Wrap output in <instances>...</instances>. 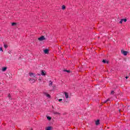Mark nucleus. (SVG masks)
<instances>
[{"mask_svg": "<svg viewBox=\"0 0 130 130\" xmlns=\"http://www.w3.org/2000/svg\"><path fill=\"white\" fill-rule=\"evenodd\" d=\"M125 78H126V79H128V76H126V77H125Z\"/></svg>", "mask_w": 130, "mask_h": 130, "instance_id": "28", "label": "nucleus"}, {"mask_svg": "<svg viewBox=\"0 0 130 130\" xmlns=\"http://www.w3.org/2000/svg\"><path fill=\"white\" fill-rule=\"evenodd\" d=\"M122 20H123V22L124 21L125 23L127 21L126 19H122Z\"/></svg>", "mask_w": 130, "mask_h": 130, "instance_id": "17", "label": "nucleus"}, {"mask_svg": "<svg viewBox=\"0 0 130 130\" xmlns=\"http://www.w3.org/2000/svg\"><path fill=\"white\" fill-rule=\"evenodd\" d=\"M17 25V23L15 22H13L12 23V26H16Z\"/></svg>", "mask_w": 130, "mask_h": 130, "instance_id": "14", "label": "nucleus"}, {"mask_svg": "<svg viewBox=\"0 0 130 130\" xmlns=\"http://www.w3.org/2000/svg\"><path fill=\"white\" fill-rule=\"evenodd\" d=\"M29 81H31V83H35V81L36 80L35 79H31V78H30Z\"/></svg>", "mask_w": 130, "mask_h": 130, "instance_id": "11", "label": "nucleus"}, {"mask_svg": "<svg viewBox=\"0 0 130 130\" xmlns=\"http://www.w3.org/2000/svg\"><path fill=\"white\" fill-rule=\"evenodd\" d=\"M59 102H60L61 101H62V99H60L58 100Z\"/></svg>", "mask_w": 130, "mask_h": 130, "instance_id": "26", "label": "nucleus"}, {"mask_svg": "<svg viewBox=\"0 0 130 130\" xmlns=\"http://www.w3.org/2000/svg\"><path fill=\"white\" fill-rule=\"evenodd\" d=\"M100 124V120H98L95 121V124L99 125Z\"/></svg>", "mask_w": 130, "mask_h": 130, "instance_id": "6", "label": "nucleus"}, {"mask_svg": "<svg viewBox=\"0 0 130 130\" xmlns=\"http://www.w3.org/2000/svg\"><path fill=\"white\" fill-rule=\"evenodd\" d=\"M46 40L45 37H44V36H43L38 38L39 41H43L44 40Z\"/></svg>", "mask_w": 130, "mask_h": 130, "instance_id": "1", "label": "nucleus"}, {"mask_svg": "<svg viewBox=\"0 0 130 130\" xmlns=\"http://www.w3.org/2000/svg\"><path fill=\"white\" fill-rule=\"evenodd\" d=\"M7 69H8L7 67H3L2 68V72H6V71H7Z\"/></svg>", "mask_w": 130, "mask_h": 130, "instance_id": "8", "label": "nucleus"}, {"mask_svg": "<svg viewBox=\"0 0 130 130\" xmlns=\"http://www.w3.org/2000/svg\"><path fill=\"white\" fill-rule=\"evenodd\" d=\"M108 101H110V99H108L107 100L105 101L104 102V103H107V102H108Z\"/></svg>", "mask_w": 130, "mask_h": 130, "instance_id": "12", "label": "nucleus"}, {"mask_svg": "<svg viewBox=\"0 0 130 130\" xmlns=\"http://www.w3.org/2000/svg\"><path fill=\"white\" fill-rule=\"evenodd\" d=\"M34 73H30V74H29L30 77H32V76H34Z\"/></svg>", "mask_w": 130, "mask_h": 130, "instance_id": "19", "label": "nucleus"}, {"mask_svg": "<svg viewBox=\"0 0 130 130\" xmlns=\"http://www.w3.org/2000/svg\"><path fill=\"white\" fill-rule=\"evenodd\" d=\"M52 108L53 109H54V107H53V106H52Z\"/></svg>", "mask_w": 130, "mask_h": 130, "instance_id": "29", "label": "nucleus"}, {"mask_svg": "<svg viewBox=\"0 0 130 130\" xmlns=\"http://www.w3.org/2000/svg\"><path fill=\"white\" fill-rule=\"evenodd\" d=\"M42 76H46V72H45V71H42V73H41Z\"/></svg>", "mask_w": 130, "mask_h": 130, "instance_id": "4", "label": "nucleus"}, {"mask_svg": "<svg viewBox=\"0 0 130 130\" xmlns=\"http://www.w3.org/2000/svg\"><path fill=\"white\" fill-rule=\"evenodd\" d=\"M31 130H33V129L31 128Z\"/></svg>", "mask_w": 130, "mask_h": 130, "instance_id": "32", "label": "nucleus"}, {"mask_svg": "<svg viewBox=\"0 0 130 130\" xmlns=\"http://www.w3.org/2000/svg\"><path fill=\"white\" fill-rule=\"evenodd\" d=\"M52 127L51 126H47L46 128V130H51Z\"/></svg>", "mask_w": 130, "mask_h": 130, "instance_id": "9", "label": "nucleus"}, {"mask_svg": "<svg viewBox=\"0 0 130 130\" xmlns=\"http://www.w3.org/2000/svg\"><path fill=\"white\" fill-rule=\"evenodd\" d=\"M111 95H114V91H111Z\"/></svg>", "mask_w": 130, "mask_h": 130, "instance_id": "16", "label": "nucleus"}, {"mask_svg": "<svg viewBox=\"0 0 130 130\" xmlns=\"http://www.w3.org/2000/svg\"><path fill=\"white\" fill-rule=\"evenodd\" d=\"M64 94L66 99H68L69 98V94L68 93V92H64Z\"/></svg>", "mask_w": 130, "mask_h": 130, "instance_id": "7", "label": "nucleus"}, {"mask_svg": "<svg viewBox=\"0 0 130 130\" xmlns=\"http://www.w3.org/2000/svg\"><path fill=\"white\" fill-rule=\"evenodd\" d=\"M53 82L51 81H49V86L50 87H51L52 86Z\"/></svg>", "mask_w": 130, "mask_h": 130, "instance_id": "10", "label": "nucleus"}, {"mask_svg": "<svg viewBox=\"0 0 130 130\" xmlns=\"http://www.w3.org/2000/svg\"><path fill=\"white\" fill-rule=\"evenodd\" d=\"M44 95H45V96H46V97H47L48 98H50V95H49V94H48L46 92H44Z\"/></svg>", "mask_w": 130, "mask_h": 130, "instance_id": "5", "label": "nucleus"}, {"mask_svg": "<svg viewBox=\"0 0 130 130\" xmlns=\"http://www.w3.org/2000/svg\"><path fill=\"white\" fill-rule=\"evenodd\" d=\"M122 22H123V20L121 19V21H120V24H122Z\"/></svg>", "mask_w": 130, "mask_h": 130, "instance_id": "21", "label": "nucleus"}, {"mask_svg": "<svg viewBox=\"0 0 130 130\" xmlns=\"http://www.w3.org/2000/svg\"><path fill=\"white\" fill-rule=\"evenodd\" d=\"M8 53L9 54L12 53V50H10L9 51H8Z\"/></svg>", "mask_w": 130, "mask_h": 130, "instance_id": "20", "label": "nucleus"}, {"mask_svg": "<svg viewBox=\"0 0 130 130\" xmlns=\"http://www.w3.org/2000/svg\"><path fill=\"white\" fill-rule=\"evenodd\" d=\"M64 72H67V73H70V70H64Z\"/></svg>", "mask_w": 130, "mask_h": 130, "instance_id": "24", "label": "nucleus"}, {"mask_svg": "<svg viewBox=\"0 0 130 130\" xmlns=\"http://www.w3.org/2000/svg\"><path fill=\"white\" fill-rule=\"evenodd\" d=\"M62 10H66V6L64 5L62 6Z\"/></svg>", "mask_w": 130, "mask_h": 130, "instance_id": "13", "label": "nucleus"}, {"mask_svg": "<svg viewBox=\"0 0 130 130\" xmlns=\"http://www.w3.org/2000/svg\"><path fill=\"white\" fill-rule=\"evenodd\" d=\"M4 47L5 48H8V45L6 44H4Z\"/></svg>", "mask_w": 130, "mask_h": 130, "instance_id": "18", "label": "nucleus"}, {"mask_svg": "<svg viewBox=\"0 0 130 130\" xmlns=\"http://www.w3.org/2000/svg\"><path fill=\"white\" fill-rule=\"evenodd\" d=\"M54 114H59V113L53 112Z\"/></svg>", "mask_w": 130, "mask_h": 130, "instance_id": "25", "label": "nucleus"}, {"mask_svg": "<svg viewBox=\"0 0 130 130\" xmlns=\"http://www.w3.org/2000/svg\"><path fill=\"white\" fill-rule=\"evenodd\" d=\"M39 81H41V79H39Z\"/></svg>", "mask_w": 130, "mask_h": 130, "instance_id": "30", "label": "nucleus"}, {"mask_svg": "<svg viewBox=\"0 0 130 130\" xmlns=\"http://www.w3.org/2000/svg\"><path fill=\"white\" fill-rule=\"evenodd\" d=\"M47 119H48V120H51V117H50V116H48L47 117Z\"/></svg>", "mask_w": 130, "mask_h": 130, "instance_id": "15", "label": "nucleus"}, {"mask_svg": "<svg viewBox=\"0 0 130 130\" xmlns=\"http://www.w3.org/2000/svg\"><path fill=\"white\" fill-rule=\"evenodd\" d=\"M44 53H45V54H48L49 51L48 50V49H46L44 50Z\"/></svg>", "mask_w": 130, "mask_h": 130, "instance_id": "3", "label": "nucleus"}, {"mask_svg": "<svg viewBox=\"0 0 130 130\" xmlns=\"http://www.w3.org/2000/svg\"><path fill=\"white\" fill-rule=\"evenodd\" d=\"M0 51H4L3 50V48H1V47H0Z\"/></svg>", "mask_w": 130, "mask_h": 130, "instance_id": "27", "label": "nucleus"}, {"mask_svg": "<svg viewBox=\"0 0 130 130\" xmlns=\"http://www.w3.org/2000/svg\"><path fill=\"white\" fill-rule=\"evenodd\" d=\"M119 111H121V110H119Z\"/></svg>", "mask_w": 130, "mask_h": 130, "instance_id": "31", "label": "nucleus"}, {"mask_svg": "<svg viewBox=\"0 0 130 130\" xmlns=\"http://www.w3.org/2000/svg\"><path fill=\"white\" fill-rule=\"evenodd\" d=\"M121 52L123 55H127V51L121 50Z\"/></svg>", "mask_w": 130, "mask_h": 130, "instance_id": "2", "label": "nucleus"}, {"mask_svg": "<svg viewBox=\"0 0 130 130\" xmlns=\"http://www.w3.org/2000/svg\"><path fill=\"white\" fill-rule=\"evenodd\" d=\"M8 97L9 99H11V94L10 93L8 94Z\"/></svg>", "mask_w": 130, "mask_h": 130, "instance_id": "23", "label": "nucleus"}, {"mask_svg": "<svg viewBox=\"0 0 130 130\" xmlns=\"http://www.w3.org/2000/svg\"><path fill=\"white\" fill-rule=\"evenodd\" d=\"M103 62H104V63H106V60L105 59L103 60Z\"/></svg>", "mask_w": 130, "mask_h": 130, "instance_id": "22", "label": "nucleus"}]
</instances>
